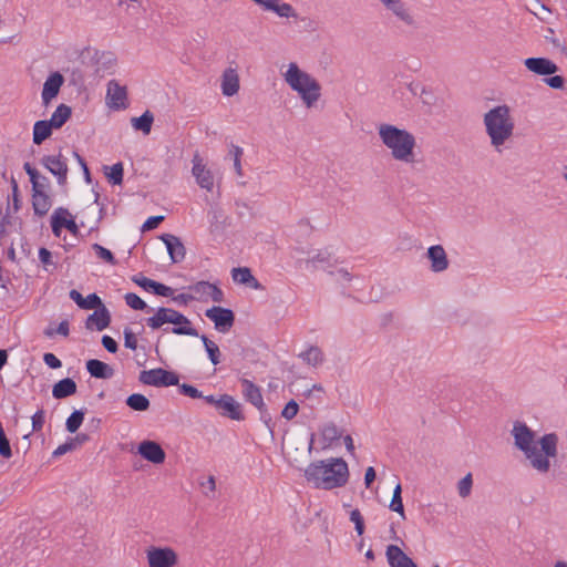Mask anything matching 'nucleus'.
I'll return each mask as SVG.
<instances>
[{
    "label": "nucleus",
    "mask_w": 567,
    "mask_h": 567,
    "mask_svg": "<svg viewBox=\"0 0 567 567\" xmlns=\"http://www.w3.org/2000/svg\"><path fill=\"white\" fill-rule=\"evenodd\" d=\"M51 205L48 193H32V207L35 215L44 216L51 208Z\"/></svg>",
    "instance_id": "c756f323"
},
{
    "label": "nucleus",
    "mask_w": 567,
    "mask_h": 567,
    "mask_svg": "<svg viewBox=\"0 0 567 567\" xmlns=\"http://www.w3.org/2000/svg\"><path fill=\"white\" fill-rule=\"evenodd\" d=\"M76 383L71 378L60 380L53 385L52 395L54 399L61 400L76 393Z\"/></svg>",
    "instance_id": "bb28decb"
},
{
    "label": "nucleus",
    "mask_w": 567,
    "mask_h": 567,
    "mask_svg": "<svg viewBox=\"0 0 567 567\" xmlns=\"http://www.w3.org/2000/svg\"><path fill=\"white\" fill-rule=\"evenodd\" d=\"M50 188V179L41 175V177L38 181H33L32 184V192L33 193H48Z\"/></svg>",
    "instance_id": "3c124183"
},
{
    "label": "nucleus",
    "mask_w": 567,
    "mask_h": 567,
    "mask_svg": "<svg viewBox=\"0 0 567 567\" xmlns=\"http://www.w3.org/2000/svg\"><path fill=\"white\" fill-rule=\"evenodd\" d=\"M124 300L126 305L134 310H143L146 312L154 311V309L150 308L147 303L134 292H127L124 296Z\"/></svg>",
    "instance_id": "58836bf2"
},
{
    "label": "nucleus",
    "mask_w": 567,
    "mask_h": 567,
    "mask_svg": "<svg viewBox=\"0 0 567 567\" xmlns=\"http://www.w3.org/2000/svg\"><path fill=\"white\" fill-rule=\"evenodd\" d=\"M154 116L150 111H145L141 116L132 118V126L136 131H141L144 134H150Z\"/></svg>",
    "instance_id": "72a5a7b5"
},
{
    "label": "nucleus",
    "mask_w": 567,
    "mask_h": 567,
    "mask_svg": "<svg viewBox=\"0 0 567 567\" xmlns=\"http://www.w3.org/2000/svg\"><path fill=\"white\" fill-rule=\"evenodd\" d=\"M92 249L95 251L96 256L104 260L105 262L110 264V265H116V259L113 255V252L111 250H109L107 248L103 247L102 245L100 244H93L92 245Z\"/></svg>",
    "instance_id": "79ce46f5"
},
{
    "label": "nucleus",
    "mask_w": 567,
    "mask_h": 567,
    "mask_svg": "<svg viewBox=\"0 0 567 567\" xmlns=\"http://www.w3.org/2000/svg\"><path fill=\"white\" fill-rule=\"evenodd\" d=\"M107 168V166L105 167ZM110 172L106 173V176L109 181L113 185H120L123 182V175H124V168L123 164L121 162L114 164L113 166L109 167Z\"/></svg>",
    "instance_id": "a19ab883"
},
{
    "label": "nucleus",
    "mask_w": 567,
    "mask_h": 567,
    "mask_svg": "<svg viewBox=\"0 0 567 567\" xmlns=\"http://www.w3.org/2000/svg\"><path fill=\"white\" fill-rule=\"evenodd\" d=\"M102 344L111 353H115L118 349L117 342L106 334L102 337Z\"/></svg>",
    "instance_id": "69168bd1"
},
{
    "label": "nucleus",
    "mask_w": 567,
    "mask_h": 567,
    "mask_svg": "<svg viewBox=\"0 0 567 567\" xmlns=\"http://www.w3.org/2000/svg\"><path fill=\"white\" fill-rule=\"evenodd\" d=\"M69 215V210L63 207H59L54 210L53 215L51 216V227L55 236H60L61 228L64 227V223L68 220L66 216Z\"/></svg>",
    "instance_id": "f704fd0d"
},
{
    "label": "nucleus",
    "mask_w": 567,
    "mask_h": 567,
    "mask_svg": "<svg viewBox=\"0 0 567 567\" xmlns=\"http://www.w3.org/2000/svg\"><path fill=\"white\" fill-rule=\"evenodd\" d=\"M76 446V443H75V440L73 439H69L65 443L59 445L54 451H53V456L54 457H59V456H62L64 455L65 453L68 452H71L75 449Z\"/></svg>",
    "instance_id": "603ef678"
},
{
    "label": "nucleus",
    "mask_w": 567,
    "mask_h": 567,
    "mask_svg": "<svg viewBox=\"0 0 567 567\" xmlns=\"http://www.w3.org/2000/svg\"><path fill=\"white\" fill-rule=\"evenodd\" d=\"M426 257L431 262L433 272H443L449 268L450 261L442 245H434L427 248Z\"/></svg>",
    "instance_id": "4468645a"
},
{
    "label": "nucleus",
    "mask_w": 567,
    "mask_h": 567,
    "mask_svg": "<svg viewBox=\"0 0 567 567\" xmlns=\"http://www.w3.org/2000/svg\"><path fill=\"white\" fill-rule=\"evenodd\" d=\"M154 295L162 296V297H173L174 289L156 281V285L154 286L153 290Z\"/></svg>",
    "instance_id": "13d9d810"
},
{
    "label": "nucleus",
    "mask_w": 567,
    "mask_h": 567,
    "mask_svg": "<svg viewBox=\"0 0 567 567\" xmlns=\"http://www.w3.org/2000/svg\"><path fill=\"white\" fill-rule=\"evenodd\" d=\"M299 358L311 367H318L324 361V354L317 346H310L299 354Z\"/></svg>",
    "instance_id": "7c9ffc66"
},
{
    "label": "nucleus",
    "mask_w": 567,
    "mask_h": 567,
    "mask_svg": "<svg viewBox=\"0 0 567 567\" xmlns=\"http://www.w3.org/2000/svg\"><path fill=\"white\" fill-rule=\"evenodd\" d=\"M137 452L143 458L154 464H162L166 457L162 446L157 442L150 440L141 442Z\"/></svg>",
    "instance_id": "ddd939ff"
},
{
    "label": "nucleus",
    "mask_w": 567,
    "mask_h": 567,
    "mask_svg": "<svg viewBox=\"0 0 567 567\" xmlns=\"http://www.w3.org/2000/svg\"><path fill=\"white\" fill-rule=\"evenodd\" d=\"M307 262L312 265L321 264L331 268L338 262V260L328 249H323L319 250L315 256L308 259Z\"/></svg>",
    "instance_id": "c9c22d12"
},
{
    "label": "nucleus",
    "mask_w": 567,
    "mask_h": 567,
    "mask_svg": "<svg viewBox=\"0 0 567 567\" xmlns=\"http://www.w3.org/2000/svg\"><path fill=\"white\" fill-rule=\"evenodd\" d=\"M205 315L215 323V328L223 333L228 332L235 322V315L228 308L214 306L207 309Z\"/></svg>",
    "instance_id": "6e6552de"
},
{
    "label": "nucleus",
    "mask_w": 567,
    "mask_h": 567,
    "mask_svg": "<svg viewBox=\"0 0 567 567\" xmlns=\"http://www.w3.org/2000/svg\"><path fill=\"white\" fill-rule=\"evenodd\" d=\"M110 311L105 306H102L87 317L85 328L89 330L96 329L97 331H102L106 329L110 326Z\"/></svg>",
    "instance_id": "4be33fe9"
},
{
    "label": "nucleus",
    "mask_w": 567,
    "mask_h": 567,
    "mask_svg": "<svg viewBox=\"0 0 567 567\" xmlns=\"http://www.w3.org/2000/svg\"><path fill=\"white\" fill-rule=\"evenodd\" d=\"M39 259L43 264L45 270H49V268H48L49 266H54L55 267V264L52 260L51 251L49 249L44 248V247H41L39 249Z\"/></svg>",
    "instance_id": "5fc2aeb1"
},
{
    "label": "nucleus",
    "mask_w": 567,
    "mask_h": 567,
    "mask_svg": "<svg viewBox=\"0 0 567 567\" xmlns=\"http://www.w3.org/2000/svg\"><path fill=\"white\" fill-rule=\"evenodd\" d=\"M260 414V420L265 423V425L269 429L270 433H274V424L271 421V416L268 412L267 405L264 404L260 409H257Z\"/></svg>",
    "instance_id": "bf43d9fd"
},
{
    "label": "nucleus",
    "mask_w": 567,
    "mask_h": 567,
    "mask_svg": "<svg viewBox=\"0 0 567 567\" xmlns=\"http://www.w3.org/2000/svg\"><path fill=\"white\" fill-rule=\"evenodd\" d=\"M161 239L167 248V252L172 262L178 264L185 259L186 249L182 240L172 234H164Z\"/></svg>",
    "instance_id": "dca6fc26"
},
{
    "label": "nucleus",
    "mask_w": 567,
    "mask_h": 567,
    "mask_svg": "<svg viewBox=\"0 0 567 567\" xmlns=\"http://www.w3.org/2000/svg\"><path fill=\"white\" fill-rule=\"evenodd\" d=\"M200 339L203 341V344L205 347V350L207 352V355L210 360V362L214 365H217L220 363V350L218 346L209 340L205 334L200 336Z\"/></svg>",
    "instance_id": "e433bc0d"
},
{
    "label": "nucleus",
    "mask_w": 567,
    "mask_h": 567,
    "mask_svg": "<svg viewBox=\"0 0 567 567\" xmlns=\"http://www.w3.org/2000/svg\"><path fill=\"white\" fill-rule=\"evenodd\" d=\"M233 280L240 285H246L252 289H261L260 282L252 276L251 270L247 267H238L231 270Z\"/></svg>",
    "instance_id": "393cba45"
},
{
    "label": "nucleus",
    "mask_w": 567,
    "mask_h": 567,
    "mask_svg": "<svg viewBox=\"0 0 567 567\" xmlns=\"http://www.w3.org/2000/svg\"><path fill=\"white\" fill-rule=\"evenodd\" d=\"M524 65L537 75H551L558 71V66L547 58H527Z\"/></svg>",
    "instance_id": "f3484780"
},
{
    "label": "nucleus",
    "mask_w": 567,
    "mask_h": 567,
    "mask_svg": "<svg viewBox=\"0 0 567 567\" xmlns=\"http://www.w3.org/2000/svg\"><path fill=\"white\" fill-rule=\"evenodd\" d=\"M150 567H174L177 564V555L172 548L152 547L147 551Z\"/></svg>",
    "instance_id": "1a4fd4ad"
},
{
    "label": "nucleus",
    "mask_w": 567,
    "mask_h": 567,
    "mask_svg": "<svg viewBox=\"0 0 567 567\" xmlns=\"http://www.w3.org/2000/svg\"><path fill=\"white\" fill-rule=\"evenodd\" d=\"M350 520L354 524V529L359 536L364 533V519L358 508L350 512Z\"/></svg>",
    "instance_id": "a18cd8bd"
},
{
    "label": "nucleus",
    "mask_w": 567,
    "mask_h": 567,
    "mask_svg": "<svg viewBox=\"0 0 567 567\" xmlns=\"http://www.w3.org/2000/svg\"><path fill=\"white\" fill-rule=\"evenodd\" d=\"M389 11L392 12V14L395 16L396 19L400 20L403 24L408 27L415 25V19L413 14L402 0H396L395 4H392Z\"/></svg>",
    "instance_id": "cd10ccee"
},
{
    "label": "nucleus",
    "mask_w": 567,
    "mask_h": 567,
    "mask_svg": "<svg viewBox=\"0 0 567 567\" xmlns=\"http://www.w3.org/2000/svg\"><path fill=\"white\" fill-rule=\"evenodd\" d=\"M338 427L334 424H328L322 430V436L324 440L332 442L339 437Z\"/></svg>",
    "instance_id": "6e6d98bb"
},
{
    "label": "nucleus",
    "mask_w": 567,
    "mask_h": 567,
    "mask_svg": "<svg viewBox=\"0 0 567 567\" xmlns=\"http://www.w3.org/2000/svg\"><path fill=\"white\" fill-rule=\"evenodd\" d=\"M239 91V75L235 69H226L221 76V92L225 96H233Z\"/></svg>",
    "instance_id": "5701e85b"
},
{
    "label": "nucleus",
    "mask_w": 567,
    "mask_h": 567,
    "mask_svg": "<svg viewBox=\"0 0 567 567\" xmlns=\"http://www.w3.org/2000/svg\"><path fill=\"white\" fill-rule=\"evenodd\" d=\"M192 174L196 179L198 186L207 192H212L214 188V176L210 169L203 164V159L198 154L193 157Z\"/></svg>",
    "instance_id": "9d476101"
},
{
    "label": "nucleus",
    "mask_w": 567,
    "mask_h": 567,
    "mask_svg": "<svg viewBox=\"0 0 567 567\" xmlns=\"http://www.w3.org/2000/svg\"><path fill=\"white\" fill-rule=\"evenodd\" d=\"M53 126L48 120L37 121L33 125V143L37 145L42 144L52 134Z\"/></svg>",
    "instance_id": "c85d7f7f"
},
{
    "label": "nucleus",
    "mask_w": 567,
    "mask_h": 567,
    "mask_svg": "<svg viewBox=\"0 0 567 567\" xmlns=\"http://www.w3.org/2000/svg\"><path fill=\"white\" fill-rule=\"evenodd\" d=\"M514 445L519 450L529 466L538 474H547L550 471L551 458L558 455V435L546 433L536 441V433L524 422L515 421L511 431Z\"/></svg>",
    "instance_id": "f257e3e1"
},
{
    "label": "nucleus",
    "mask_w": 567,
    "mask_h": 567,
    "mask_svg": "<svg viewBox=\"0 0 567 567\" xmlns=\"http://www.w3.org/2000/svg\"><path fill=\"white\" fill-rule=\"evenodd\" d=\"M172 329L165 328V332H172L174 334H183V336H192V337H198V332L195 328L192 327L190 320L181 313L179 311L174 309L173 318H172Z\"/></svg>",
    "instance_id": "a211bd4d"
},
{
    "label": "nucleus",
    "mask_w": 567,
    "mask_h": 567,
    "mask_svg": "<svg viewBox=\"0 0 567 567\" xmlns=\"http://www.w3.org/2000/svg\"><path fill=\"white\" fill-rule=\"evenodd\" d=\"M23 169L28 174L31 184H33V181H38L41 177V175H42L30 163H24Z\"/></svg>",
    "instance_id": "338daca9"
},
{
    "label": "nucleus",
    "mask_w": 567,
    "mask_h": 567,
    "mask_svg": "<svg viewBox=\"0 0 567 567\" xmlns=\"http://www.w3.org/2000/svg\"><path fill=\"white\" fill-rule=\"evenodd\" d=\"M44 363L51 369H59L62 365L61 360L53 353H44L43 355Z\"/></svg>",
    "instance_id": "680f3d73"
},
{
    "label": "nucleus",
    "mask_w": 567,
    "mask_h": 567,
    "mask_svg": "<svg viewBox=\"0 0 567 567\" xmlns=\"http://www.w3.org/2000/svg\"><path fill=\"white\" fill-rule=\"evenodd\" d=\"M385 556L390 567H417L412 558L396 545H389Z\"/></svg>",
    "instance_id": "412c9836"
},
{
    "label": "nucleus",
    "mask_w": 567,
    "mask_h": 567,
    "mask_svg": "<svg viewBox=\"0 0 567 567\" xmlns=\"http://www.w3.org/2000/svg\"><path fill=\"white\" fill-rule=\"evenodd\" d=\"M164 217L163 216H152L148 217L145 223L142 226L143 230H152L156 228L162 221Z\"/></svg>",
    "instance_id": "e2e57ef3"
},
{
    "label": "nucleus",
    "mask_w": 567,
    "mask_h": 567,
    "mask_svg": "<svg viewBox=\"0 0 567 567\" xmlns=\"http://www.w3.org/2000/svg\"><path fill=\"white\" fill-rule=\"evenodd\" d=\"M178 390L183 395L189 396L192 399H200L203 396V393L197 388L187 383H178Z\"/></svg>",
    "instance_id": "09e8293b"
},
{
    "label": "nucleus",
    "mask_w": 567,
    "mask_h": 567,
    "mask_svg": "<svg viewBox=\"0 0 567 567\" xmlns=\"http://www.w3.org/2000/svg\"><path fill=\"white\" fill-rule=\"evenodd\" d=\"M127 97L125 86L120 85L115 80L107 83L106 99L112 109L120 110L126 107L125 101Z\"/></svg>",
    "instance_id": "6ab92c4d"
},
{
    "label": "nucleus",
    "mask_w": 567,
    "mask_h": 567,
    "mask_svg": "<svg viewBox=\"0 0 567 567\" xmlns=\"http://www.w3.org/2000/svg\"><path fill=\"white\" fill-rule=\"evenodd\" d=\"M41 164L56 177L58 184L63 186L66 184L68 178V161L61 154L44 155L41 158Z\"/></svg>",
    "instance_id": "0eeeda50"
},
{
    "label": "nucleus",
    "mask_w": 567,
    "mask_h": 567,
    "mask_svg": "<svg viewBox=\"0 0 567 567\" xmlns=\"http://www.w3.org/2000/svg\"><path fill=\"white\" fill-rule=\"evenodd\" d=\"M126 405L133 411L144 412L150 409V400L141 393H133L126 398Z\"/></svg>",
    "instance_id": "473e14b6"
},
{
    "label": "nucleus",
    "mask_w": 567,
    "mask_h": 567,
    "mask_svg": "<svg viewBox=\"0 0 567 567\" xmlns=\"http://www.w3.org/2000/svg\"><path fill=\"white\" fill-rule=\"evenodd\" d=\"M374 480H375V471L372 466H369L364 474L365 487L369 488Z\"/></svg>",
    "instance_id": "774afa93"
},
{
    "label": "nucleus",
    "mask_w": 567,
    "mask_h": 567,
    "mask_svg": "<svg viewBox=\"0 0 567 567\" xmlns=\"http://www.w3.org/2000/svg\"><path fill=\"white\" fill-rule=\"evenodd\" d=\"M84 420V412L82 410H75L66 419L65 427L70 433H75Z\"/></svg>",
    "instance_id": "ea45409f"
},
{
    "label": "nucleus",
    "mask_w": 567,
    "mask_h": 567,
    "mask_svg": "<svg viewBox=\"0 0 567 567\" xmlns=\"http://www.w3.org/2000/svg\"><path fill=\"white\" fill-rule=\"evenodd\" d=\"M63 83H64V78L58 71L52 72L48 76V79L45 80V82L43 84V89H42V93H41V99H42L43 105L48 106L51 103V101L56 97Z\"/></svg>",
    "instance_id": "f8f14e48"
},
{
    "label": "nucleus",
    "mask_w": 567,
    "mask_h": 567,
    "mask_svg": "<svg viewBox=\"0 0 567 567\" xmlns=\"http://www.w3.org/2000/svg\"><path fill=\"white\" fill-rule=\"evenodd\" d=\"M306 480L316 488L333 489L348 483L349 468L343 458L330 457L310 463L305 470Z\"/></svg>",
    "instance_id": "f03ea898"
},
{
    "label": "nucleus",
    "mask_w": 567,
    "mask_h": 567,
    "mask_svg": "<svg viewBox=\"0 0 567 567\" xmlns=\"http://www.w3.org/2000/svg\"><path fill=\"white\" fill-rule=\"evenodd\" d=\"M217 410L220 411L221 415L235 421L245 419L241 404L229 394H224L219 398V406Z\"/></svg>",
    "instance_id": "2eb2a0df"
},
{
    "label": "nucleus",
    "mask_w": 567,
    "mask_h": 567,
    "mask_svg": "<svg viewBox=\"0 0 567 567\" xmlns=\"http://www.w3.org/2000/svg\"><path fill=\"white\" fill-rule=\"evenodd\" d=\"M32 430L33 431H40L44 424V411L43 410H38L33 415H32Z\"/></svg>",
    "instance_id": "052dcab7"
},
{
    "label": "nucleus",
    "mask_w": 567,
    "mask_h": 567,
    "mask_svg": "<svg viewBox=\"0 0 567 567\" xmlns=\"http://www.w3.org/2000/svg\"><path fill=\"white\" fill-rule=\"evenodd\" d=\"M173 313L174 309L161 307L146 319V324L153 330L159 329L166 323H172Z\"/></svg>",
    "instance_id": "a878e982"
},
{
    "label": "nucleus",
    "mask_w": 567,
    "mask_h": 567,
    "mask_svg": "<svg viewBox=\"0 0 567 567\" xmlns=\"http://www.w3.org/2000/svg\"><path fill=\"white\" fill-rule=\"evenodd\" d=\"M378 134L383 145L391 151L394 159L404 163L414 162L416 141L412 133L392 124H380Z\"/></svg>",
    "instance_id": "20e7f679"
},
{
    "label": "nucleus",
    "mask_w": 567,
    "mask_h": 567,
    "mask_svg": "<svg viewBox=\"0 0 567 567\" xmlns=\"http://www.w3.org/2000/svg\"><path fill=\"white\" fill-rule=\"evenodd\" d=\"M86 370L91 377L96 379H111L114 375V369L107 363L97 359L87 360Z\"/></svg>",
    "instance_id": "b1692460"
},
{
    "label": "nucleus",
    "mask_w": 567,
    "mask_h": 567,
    "mask_svg": "<svg viewBox=\"0 0 567 567\" xmlns=\"http://www.w3.org/2000/svg\"><path fill=\"white\" fill-rule=\"evenodd\" d=\"M472 486H473V477H472V473H467L458 483H457V492H458V495L462 497V498H466L467 496H470L471 492H472Z\"/></svg>",
    "instance_id": "37998d69"
},
{
    "label": "nucleus",
    "mask_w": 567,
    "mask_h": 567,
    "mask_svg": "<svg viewBox=\"0 0 567 567\" xmlns=\"http://www.w3.org/2000/svg\"><path fill=\"white\" fill-rule=\"evenodd\" d=\"M124 334V346L127 349L136 350L137 349V339L135 333L130 329L125 328L123 331Z\"/></svg>",
    "instance_id": "864d4df0"
},
{
    "label": "nucleus",
    "mask_w": 567,
    "mask_h": 567,
    "mask_svg": "<svg viewBox=\"0 0 567 567\" xmlns=\"http://www.w3.org/2000/svg\"><path fill=\"white\" fill-rule=\"evenodd\" d=\"M298 411V403L295 400H290L281 411V416L286 420H292L297 415Z\"/></svg>",
    "instance_id": "8fccbe9b"
},
{
    "label": "nucleus",
    "mask_w": 567,
    "mask_h": 567,
    "mask_svg": "<svg viewBox=\"0 0 567 567\" xmlns=\"http://www.w3.org/2000/svg\"><path fill=\"white\" fill-rule=\"evenodd\" d=\"M72 110L70 106L65 104H60L55 111L53 112L49 123L53 126V128L62 127L68 120L71 117Z\"/></svg>",
    "instance_id": "2f4dec72"
},
{
    "label": "nucleus",
    "mask_w": 567,
    "mask_h": 567,
    "mask_svg": "<svg viewBox=\"0 0 567 567\" xmlns=\"http://www.w3.org/2000/svg\"><path fill=\"white\" fill-rule=\"evenodd\" d=\"M402 487L401 484H396L393 489L392 499L390 502L389 508L395 513H398L402 519H405L404 506L402 502Z\"/></svg>",
    "instance_id": "4c0bfd02"
},
{
    "label": "nucleus",
    "mask_w": 567,
    "mask_h": 567,
    "mask_svg": "<svg viewBox=\"0 0 567 567\" xmlns=\"http://www.w3.org/2000/svg\"><path fill=\"white\" fill-rule=\"evenodd\" d=\"M55 333L61 334L63 337H68L70 333L69 321L68 320L61 321L56 329L49 327L44 330V336L48 338H52Z\"/></svg>",
    "instance_id": "c03bdc74"
},
{
    "label": "nucleus",
    "mask_w": 567,
    "mask_h": 567,
    "mask_svg": "<svg viewBox=\"0 0 567 567\" xmlns=\"http://www.w3.org/2000/svg\"><path fill=\"white\" fill-rule=\"evenodd\" d=\"M544 82L551 89L560 90L565 85V79L560 75H553L549 78H545Z\"/></svg>",
    "instance_id": "4d7b16f0"
},
{
    "label": "nucleus",
    "mask_w": 567,
    "mask_h": 567,
    "mask_svg": "<svg viewBox=\"0 0 567 567\" xmlns=\"http://www.w3.org/2000/svg\"><path fill=\"white\" fill-rule=\"evenodd\" d=\"M240 384L244 399L256 409H260L265 404L261 389L248 379H240Z\"/></svg>",
    "instance_id": "aec40b11"
},
{
    "label": "nucleus",
    "mask_w": 567,
    "mask_h": 567,
    "mask_svg": "<svg viewBox=\"0 0 567 567\" xmlns=\"http://www.w3.org/2000/svg\"><path fill=\"white\" fill-rule=\"evenodd\" d=\"M12 185V202H13V209L14 212H18L21 208V200L19 196V187L14 178L11 179Z\"/></svg>",
    "instance_id": "0e129e2a"
},
{
    "label": "nucleus",
    "mask_w": 567,
    "mask_h": 567,
    "mask_svg": "<svg viewBox=\"0 0 567 567\" xmlns=\"http://www.w3.org/2000/svg\"><path fill=\"white\" fill-rule=\"evenodd\" d=\"M286 83L292 91L297 92L307 107H312L321 96L319 82L309 73L302 71L296 63L291 62L284 73Z\"/></svg>",
    "instance_id": "39448f33"
},
{
    "label": "nucleus",
    "mask_w": 567,
    "mask_h": 567,
    "mask_svg": "<svg viewBox=\"0 0 567 567\" xmlns=\"http://www.w3.org/2000/svg\"><path fill=\"white\" fill-rule=\"evenodd\" d=\"M132 281L143 288L146 291L154 290V286L156 285V281L153 279H150L143 275H135L132 277Z\"/></svg>",
    "instance_id": "49530a36"
},
{
    "label": "nucleus",
    "mask_w": 567,
    "mask_h": 567,
    "mask_svg": "<svg viewBox=\"0 0 567 567\" xmlns=\"http://www.w3.org/2000/svg\"><path fill=\"white\" fill-rule=\"evenodd\" d=\"M483 123L491 145L501 153L502 147L513 136L515 128L509 107L505 104L494 106L484 114Z\"/></svg>",
    "instance_id": "7ed1b4c3"
},
{
    "label": "nucleus",
    "mask_w": 567,
    "mask_h": 567,
    "mask_svg": "<svg viewBox=\"0 0 567 567\" xmlns=\"http://www.w3.org/2000/svg\"><path fill=\"white\" fill-rule=\"evenodd\" d=\"M138 379L142 383L152 386H172L178 385L179 382L176 373L162 368L142 371Z\"/></svg>",
    "instance_id": "423d86ee"
},
{
    "label": "nucleus",
    "mask_w": 567,
    "mask_h": 567,
    "mask_svg": "<svg viewBox=\"0 0 567 567\" xmlns=\"http://www.w3.org/2000/svg\"><path fill=\"white\" fill-rule=\"evenodd\" d=\"M102 306L104 305L102 303L101 298L96 293H90L86 298H84V302L81 309H99Z\"/></svg>",
    "instance_id": "de8ad7c7"
},
{
    "label": "nucleus",
    "mask_w": 567,
    "mask_h": 567,
    "mask_svg": "<svg viewBox=\"0 0 567 567\" xmlns=\"http://www.w3.org/2000/svg\"><path fill=\"white\" fill-rule=\"evenodd\" d=\"M188 289L197 295V298L200 300L207 301L208 299H212L214 302H221L224 300L223 290L215 284H210L208 281H197L196 284L190 285Z\"/></svg>",
    "instance_id": "9b49d317"
}]
</instances>
